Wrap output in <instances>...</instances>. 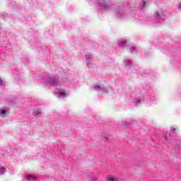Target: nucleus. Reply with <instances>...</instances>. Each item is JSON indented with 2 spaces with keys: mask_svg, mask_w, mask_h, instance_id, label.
<instances>
[{
  "mask_svg": "<svg viewBox=\"0 0 181 181\" xmlns=\"http://www.w3.org/2000/svg\"><path fill=\"white\" fill-rule=\"evenodd\" d=\"M96 5L103 11L111 9V3L110 2V0H97Z\"/></svg>",
  "mask_w": 181,
  "mask_h": 181,
  "instance_id": "obj_1",
  "label": "nucleus"
},
{
  "mask_svg": "<svg viewBox=\"0 0 181 181\" xmlns=\"http://www.w3.org/2000/svg\"><path fill=\"white\" fill-rule=\"evenodd\" d=\"M45 84H49V86H59V78L57 76H48L44 78Z\"/></svg>",
  "mask_w": 181,
  "mask_h": 181,
  "instance_id": "obj_2",
  "label": "nucleus"
},
{
  "mask_svg": "<svg viewBox=\"0 0 181 181\" xmlns=\"http://www.w3.org/2000/svg\"><path fill=\"white\" fill-rule=\"evenodd\" d=\"M95 91H102L103 94H107L111 91V88H107L105 86H93Z\"/></svg>",
  "mask_w": 181,
  "mask_h": 181,
  "instance_id": "obj_3",
  "label": "nucleus"
},
{
  "mask_svg": "<svg viewBox=\"0 0 181 181\" xmlns=\"http://www.w3.org/2000/svg\"><path fill=\"white\" fill-rule=\"evenodd\" d=\"M85 59L86 60V66L87 67H93V54L88 53L85 55Z\"/></svg>",
  "mask_w": 181,
  "mask_h": 181,
  "instance_id": "obj_4",
  "label": "nucleus"
},
{
  "mask_svg": "<svg viewBox=\"0 0 181 181\" xmlns=\"http://www.w3.org/2000/svg\"><path fill=\"white\" fill-rule=\"evenodd\" d=\"M116 16L117 18H122V16H124V10L122 9V7H119L116 10Z\"/></svg>",
  "mask_w": 181,
  "mask_h": 181,
  "instance_id": "obj_5",
  "label": "nucleus"
},
{
  "mask_svg": "<svg viewBox=\"0 0 181 181\" xmlns=\"http://www.w3.org/2000/svg\"><path fill=\"white\" fill-rule=\"evenodd\" d=\"M33 117H37L39 118L40 117H42V110L40 109H35L34 110L33 112Z\"/></svg>",
  "mask_w": 181,
  "mask_h": 181,
  "instance_id": "obj_6",
  "label": "nucleus"
},
{
  "mask_svg": "<svg viewBox=\"0 0 181 181\" xmlns=\"http://www.w3.org/2000/svg\"><path fill=\"white\" fill-rule=\"evenodd\" d=\"M107 181H124L122 178H119L115 176H109L107 177Z\"/></svg>",
  "mask_w": 181,
  "mask_h": 181,
  "instance_id": "obj_7",
  "label": "nucleus"
},
{
  "mask_svg": "<svg viewBox=\"0 0 181 181\" xmlns=\"http://www.w3.org/2000/svg\"><path fill=\"white\" fill-rule=\"evenodd\" d=\"M117 45L119 46V47H125V46H127V40H118Z\"/></svg>",
  "mask_w": 181,
  "mask_h": 181,
  "instance_id": "obj_8",
  "label": "nucleus"
},
{
  "mask_svg": "<svg viewBox=\"0 0 181 181\" xmlns=\"http://www.w3.org/2000/svg\"><path fill=\"white\" fill-rule=\"evenodd\" d=\"M56 95L58 97V98H66V97H67V93L65 92H59L56 94Z\"/></svg>",
  "mask_w": 181,
  "mask_h": 181,
  "instance_id": "obj_9",
  "label": "nucleus"
},
{
  "mask_svg": "<svg viewBox=\"0 0 181 181\" xmlns=\"http://www.w3.org/2000/svg\"><path fill=\"white\" fill-rule=\"evenodd\" d=\"M8 115V111L5 109H0V117H5Z\"/></svg>",
  "mask_w": 181,
  "mask_h": 181,
  "instance_id": "obj_10",
  "label": "nucleus"
},
{
  "mask_svg": "<svg viewBox=\"0 0 181 181\" xmlns=\"http://www.w3.org/2000/svg\"><path fill=\"white\" fill-rule=\"evenodd\" d=\"M129 47L130 49V53H132V54L137 53L136 47L132 45H130Z\"/></svg>",
  "mask_w": 181,
  "mask_h": 181,
  "instance_id": "obj_11",
  "label": "nucleus"
},
{
  "mask_svg": "<svg viewBox=\"0 0 181 181\" xmlns=\"http://www.w3.org/2000/svg\"><path fill=\"white\" fill-rule=\"evenodd\" d=\"M154 22L159 23V12L156 11L155 13Z\"/></svg>",
  "mask_w": 181,
  "mask_h": 181,
  "instance_id": "obj_12",
  "label": "nucleus"
},
{
  "mask_svg": "<svg viewBox=\"0 0 181 181\" xmlns=\"http://www.w3.org/2000/svg\"><path fill=\"white\" fill-rule=\"evenodd\" d=\"M27 179L29 181H36V177H35L33 175H27Z\"/></svg>",
  "mask_w": 181,
  "mask_h": 181,
  "instance_id": "obj_13",
  "label": "nucleus"
},
{
  "mask_svg": "<svg viewBox=\"0 0 181 181\" xmlns=\"http://www.w3.org/2000/svg\"><path fill=\"white\" fill-rule=\"evenodd\" d=\"M171 132H173V134H179V132H180L179 128H177V127H173L171 129Z\"/></svg>",
  "mask_w": 181,
  "mask_h": 181,
  "instance_id": "obj_14",
  "label": "nucleus"
},
{
  "mask_svg": "<svg viewBox=\"0 0 181 181\" xmlns=\"http://www.w3.org/2000/svg\"><path fill=\"white\" fill-rule=\"evenodd\" d=\"M134 104H135V105H138V104H139L141 103V98H135L133 100Z\"/></svg>",
  "mask_w": 181,
  "mask_h": 181,
  "instance_id": "obj_15",
  "label": "nucleus"
},
{
  "mask_svg": "<svg viewBox=\"0 0 181 181\" xmlns=\"http://www.w3.org/2000/svg\"><path fill=\"white\" fill-rule=\"evenodd\" d=\"M125 64H126V67L127 69H129V67H131L132 66V62H131V61L126 62Z\"/></svg>",
  "mask_w": 181,
  "mask_h": 181,
  "instance_id": "obj_16",
  "label": "nucleus"
},
{
  "mask_svg": "<svg viewBox=\"0 0 181 181\" xmlns=\"http://www.w3.org/2000/svg\"><path fill=\"white\" fill-rule=\"evenodd\" d=\"M5 168L2 167V168H0V175H2L5 173Z\"/></svg>",
  "mask_w": 181,
  "mask_h": 181,
  "instance_id": "obj_17",
  "label": "nucleus"
},
{
  "mask_svg": "<svg viewBox=\"0 0 181 181\" xmlns=\"http://www.w3.org/2000/svg\"><path fill=\"white\" fill-rule=\"evenodd\" d=\"M146 2L145 1H142V3L140 4V8L141 9H144V8H145V5H146Z\"/></svg>",
  "mask_w": 181,
  "mask_h": 181,
  "instance_id": "obj_18",
  "label": "nucleus"
},
{
  "mask_svg": "<svg viewBox=\"0 0 181 181\" xmlns=\"http://www.w3.org/2000/svg\"><path fill=\"white\" fill-rule=\"evenodd\" d=\"M89 181H95V178L94 177L88 176V177Z\"/></svg>",
  "mask_w": 181,
  "mask_h": 181,
  "instance_id": "obj_19",
  "label": "nucleus"
},
{
  "mask_svg": "<svg viewBox=\"0 0 181 181\" xmlns=\"http://www.w3.org/2000/svg\"><path fill=\"white\" fill-rule=\"evenodd\" d=\"M4 84V82L2 81V79L0 78V86H2Z\"/></svg>",
  "mask_w": 181,
  "mask_h": 181,
  "instance_id": "obj_20",
  "label": "nucleus"
},
{
  "mask_svg": "<svg viewBox=\"0 0 181 181\" xmlns=\"http://www.w3.org/2000/svg\"><path fill=\"white\" fill-rule=\"evenodd\" d=\"M178 8H179V9H181V4H180L178 5Z\"/></svg>",
  "mask_w": 181,
  "mask_h": 181,
  "instance_id": "obj_21",
  "label": "nucleus"
},
{
  "mask_svg": "<svg viewBox=\"0 0 181 181\" xmlns=\"http://www.w3.org/2000/svg\"><path fill=\"white\" fill-rule=\"evenodd\" d=\"M2 32V28L0 27V33Z\"/></svg>",
  "mask_w": 181,
  "mask_h": 181,
  "instance_id": "obj_22",
  "label": "nucleus"
},
{
  "mask_svg": "<svg viewBox=\"0 0 181 181\" xmlns=\"http://www.w3.org/2000/svg\"><path fill=\"white\" fill-rule=\"evenodd\" d=\"M164 138H165V139H166V135H164Z\"/></svg>",
  "mask_w": 181,
  "mask_h": 181,
  "instance_id": "obj_23",
  "label": "nucleus"
},
{
  "mask_svg": "<svg viewBox=\"0 0 181 181\" xmlns=\"http://www.w3.org/2000/svg\"><path fill=\"white\" fill-rule=\"evenodd\" d=\"M162 15H163V11H161Z\"/></svg>",
  "mask_w": 181,
  "mask_h": 181,
  "instance_id": "obj_24",
  "label": "nucleus"
}]
</instances>
